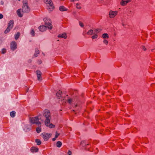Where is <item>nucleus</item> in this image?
I'll return each mask as SVG.
<instances>
[{
  "label": "nucleus",
  "instance_id": "nucleus-1",
  "mask_svg": "<svg viewBox=\"0 0 155 155\" xmlns=\"http://www.w3.org/2000/svg\"><path fill=\"white\" fill-rule=\"evenodd\" d=\"M43 20L45 22V26L42 25L39 27L38 28L41 31L43 32L46 30L47 28L48 29H51L52 26L50 22V19L48 18H45Z\"/></svg>",
  "mask_w": 155,
  "mask_h": 155
},
{
  "label": "nucleus",
  "instance_id": "nucleus-2",
  "mask_svg": "<svg viewBox=\"0 0 155 155\" xmlns=\"http://www.w3.org/2000/svg\"><path fill=\"white\" fill-rule=\"evenodd\" d=\"M43 115L46 118L45 123L48 124L50 122L51 116L49 110H44L43 111Z\"/></svg>",
  "mask_w": 155,
  "mask_h": 155
},
{
  "label": "nucleus",
  "instance_id": "nucleus-3",
  "mask_svg": "<svg viewBox=\"0 0 155 155\" xmlns=\"http://www.w3.org/2000/svg\"><path fill=\"white\" fill-rule=\"evenodd\" d=\"M30 122L32 124H36L38 126H41V123L39 121L38 116L30 117L29 119Z\"/></svg>",
  "mask_w": 155,
  "mask_h": 155
},
{
  "label": "nucleus",
  "instance_id": "nucleus-4",
  "mask_svg": "<svg viewBox=\"0 0 155 155\" xmlns=\"http://www.w3.org/2000/svg\"><path fill=\"white\" fill-rule=\"evenodd\" d=\"M22 10V12L23 13H28L30 11V8L28 6L27 3L23 4Z\"/></svg>",
  "mask_w": 155,
  "mask_h": 155
},
{
  "label": "nucleus",
  "instance_id": "nucleus-5",
  "mask_svg": "<svg viewBox=\"0 0 155 155\" xmlns=\"http://www.w3.org/2000/svg\"><path fill=\"white\" fill-rule=\"evenodd\" d=\"M17 48V43L15 41H12L10 43V48L12 51H14Z\"/></svg>",
  "mask_w": 155,
  "mask_h": 155
},
{
  "label": "nucleus",
  "instance_id": "nucleus-6",
  "mask_svg": "<svg viewBox=\"0 0 155 155\" xmlns=\"http://www.w3.org/2000/svg\"><path fill=\"white\" fill-rule=\"evenodd\" d=\"M117 11H110L109 13V17L110 18H114L117 14Z\"/></svg>",
  "mask_w": 155,
  "mask_h": 155
},
{
  "label": "nucleus",
  "instance_id": "nucleus-7",
  "mask_svg": "<svg viewBox=\"0 0 155 155\" xmlns=\"http://www.w3.org/2000/svg\"><path fill=\"white\" fill-rule=\"evenodd\" d=\"M41 134L43 135V138L45 141L47 140L51 135V134H46L45 133L42 134Z\"/></svg>",
  "mask_w": 155,
  "mask_h": 155
},
{
  "label": "nucleus",
  "instance_id": "nucleus-8",
  "mask_svg": "<svg viewBox=\"0 0 155 155\" xmlns=\"http://www.w3.org/2000/svg\"><path fill=\"white\" fill-rule=\"evenodd\" d=\"M101 31V29H95L94 30V35H93L92 36V39H95L97 38L98 37L97 35L95 34V32H97V31L100 32Z\"/></svg>",
  "mask_w": 155,
  "mask_h": 155
},
{
  "label": "nucleus",
  "instance_id": "nucleus-9",
  "mask_svg": "<svg viewBox=\"0 0 155 155\" xmlns=\"http://www.w3.org/2000/svg\"><path fill=\"white\" fill-rule=\"evenodd\" d=\"M54 7L52 3L50 4H48V5H47V9L49 11H51L53 10Z\"/></svg>",
  "mask_w": 155,
  "mask_h": 155
},
{
  "label": "nucleus",
  "instance_id": "nucleus-10",
  "mask_svg": "<svg viewBox=\"0 0 155 155\" xmlns=\"http://www.w3.org/2000/svg\"><path fill=\"white\" fill-rule=\"evenodd\" d=\"M45 124L46 126L48 127L51 128H54L55 127V125L51 123L50 122L48 124L45 123Z\"/></svg>",
  "mask_w": 155,
  "mask_h": 155
},
{
  "label": "nucleus",
  "instance_id": "nucleus-11",
  "mask_svg": "<svg viewBox=\"0 0 155 155\" xmlns=\"http://www.w3.org/2000/svg\"><path fill=\"white\" fill-rule=\"evenodd\" d=\"M58 37L59 38H67V36L66 34V33H64L62 34H59L58 36Z\"/></svg>",
  "mask_w": 155,
  "mask_h": 155
},
{
  "label": "nucleus",
  "instance_id": "nucleus-12",
  "mask_svg": "<svg viewBox=\"0 0 155 155\" xmlns=\"http://www.w3.org/2000/svg\"><path fill=\"white\" fill-rule=\"evenodd\" d=\"M129 1H128V0H127V1H123V0H122L121 1V2L120 3V4L121 5H122V6H125L127 4L128 2H129Z\"/></svg>",
  "mask_w": 155,
  "mask_h": 155
},
{
  "label": "nucleus",
  "instance_id": "nucleus-13",
  "mask_svg": "<svg viewBox=\"0 0 155 155\" xmlns=\"http://www.w3.org/2000/svg\"><path fill=\"white\" fill-rule=\"evenodd\" d=\"M30 34L32 37H34L35 36V33L33 28L31 29L30 32Z\"/></svg>",
  "mask_w": 155,
  "mask_h": 155
},
{
  "label": "nucleus",
  "instance_id": "nucleus-14",
  "mask_svg": "<svg viewBox=\"0 0 155 155\" xmlns=\"http://www.w3.org/2000/svg\"><path fill=\"white\" fill-rule=\"evenodd\" d=\"M14 24V21L12 20H11L9 22L8 24V27L11 28H12Z\"/></svg>",
  "mask_w": 155,
  "mask_h": 155
},
{
  "label": "nucleus",
  "instance_id": "nucleus-15",
  "mask_svg": "<svg viewBox=\"0 0 155 155\" xmlns=\"http://www.w3.org/2000/svg\"><path fill=\"white\" fill-rule=\"evenodd\" d=\"M21 9H18L17 11V13L19 17H21L23 15V14H22L21 12Z\"/></svg>",
  "mask_w": 155,
  "mask_h": 155
},
{
  "label": "nucleus",
  "instance_id": "nucleus-16",
  "mask_svg": "<svg viewBox=\"0 0 155 155\" xmlns=\"http://www.w3.org/2000/svg\"><path fill=\"white\" fill-rule=\"evenodd\" d=\"M59 10L61 11H67V9L63 6H60L59 7Z\"/></svg>",
  "mask_w": 155,
  "mask_h": 155
},
{
  "label": "nucleus",
  "instance_id": "nucleus-17",
  "mask_svg": "<svg viewBox=\"0 0 155 155\" xmlns=\"http://www.w3.org/2000/svg\"><path fill=\"white\" fill-rule=\"evenodd\" d=\"M20 34L19 32H18L14 35L15 38L16 40H17L19 38Z\"/></svg>",
  "mask_w": 155,
  "mask_h": 155
},
{
  "label": "nucleus",
  "instance_id": "nucleus-18",
  "mask_svg": "<svg viewBox=\"0 0 155 155\" xmlns=\"http://www.w3.org/2000/svg\"><path fill=\"white\" fill-rule=\"evenodd\" d=\"M61 92H60V91H59L57 92L56 93V95L57 97L59 99H60L61 97Z\"/></svg>",
  "mask_w": 155,
  "mask_h": 155
},
{
  "label": "nucleus",
  "instance_id": "nucleus-19",
  "mask_svg": "<svg viewBox=\"0 0 155 155\" xmlns=\"http://www.w3.org/2000/svg\"><path fill=\"white\" fill-rule=\"evenodd\" d=\"M38 149L37 148H36L35 147H32L31 148V151L32 152H36L38 151Z\"/></svg>",
  "mask_w": 155,
  "mask_h": 155
},
{
  "label": "nucleus",
  "instance_id": "nucleus-20",
  "mask_svg": "<svg viewBox=\"0 0 155 155\" xmlns=\"http://www.w3.org/2000/svg\"><path fill=\"white\" fill-rule=\"evenodd\" d=\"M62 145V143L60 141H58L57 142L56 146L58 147H60Z\"/></svg>",
  "mask_w": 155,
  "mask_h": 155
},
{
  "label": "nucleus",
  "instance_id": "nucleus-21",
  "mask_svg": "<svg viewBox=\"0 0 155 155\" xmlns=\"http://www.w3.org/2000/svg\"><path fill=\"white\" fill-rule=\"evenodd\" d=\"M10 115L12 117H14L15 115V112L14 111H12L10 113Z\"/></svg>",
  "mask_w": 155,
  "mask_h": 155
},
{
  "label": "nucleus",
  "instance_id": "nucleus-22",
  "mask_svg": "<svg viewBox=\"0 0 155 155\" xmlns=\"http://www.w3.org/2000/svg\"><path fill=\"white\" fill-rule=\"evenodd\" d=\"M102 37L104 38H108L109 36L107 33H104L102 35Z\"/></svg>",
  "mask_w": 155,
  "mask_h": 155
},
{
  "label": "nucleus",
  "instance_id": "nucleus-23",
  "mask_svg": "<svg viewBox=\"0 0 155 155\" xmlns=\"http://www.w3.org/2000/svg\"><path fill=\"white\" fill-rule=\"evenodd\" d=\"M44 1L47 5L52 3L51 0H44Z\"/></svg>",
  "mask_w": 155,
  "mask_h": 155
},
{
  "label": "nucleus",
  "instance_id": "nucleus-24",
  "mask_svg": "<svg viewBox=\"0 0 155 155\" xmlns=\"http://www.w3.org/2000/svg\"><path fill=\"white\" fill-rule=\"evenodd\" d=\"M11 29V28L8 27L7 28V29H6V30L5 31V32H4L5 33L7 34V33H8L9 31Z\"/></svg>",
  "mask_w": 155,
  "mask_h": 155
},
{
  "label": "nucleus",
  "instance_id": "nucleus-25",
  "mask_svg": "<svg viewBox=\"0 0 155 155\" xmlns=\"http://www.w3.org/2000/svg\"><path fill=\"white\" fill-rule=\"evenodd\" d=\"M35 142L36 143L37 145H39L41 144V141L39 139L35 140Z\"/></svg>",
  "mask_w": 155,
  "mask_h": 155
},
{
  "label": "nucleus",
  "instance_id": "nucleus-26",
  "mask_svg": "<svg viewBox=\"0 0 155 155\" xmlns=\"http://www.w3.org/2000/svg\"><path fill=\"white\" fill-rule=\"evenodd\" d=\"M39 54V51L38 50H36L34 54V56L35 57H37L38 56V54Z\"/></svg>",
  "mask_w": 155,
  "mask_h": 155
},
{
  "label": "nucleus",
  "instance_id": "nucleus-27",
  "mask_svg": "<svg viewBox=\"0 0 155 155\" xmlns=\"http://www.w3.org/2000/svg\"><path fill=\"white\" fill-rule=\"evenodd\" d=\"M41 131V128L40 127H38L36 129V131L37 133H40Z\"/></svg>",
  "mask_w": 155,
  "mask_h": 155
},
{
  "label": "nucleus",
  "instance_id": "nucleus-28",
  "mask_svg": "<svg viewBox=\"0 0 155 155\" xmlns=\"http://www.w3.org/2000/svg\"><path fill=\"white\" fill-rule=\"evenodd\" d=\"M28 125H25L24 126V130H30V129L29 127H28Z\"/></svg>",
  "mask_w": 155,
  "mask_h": 155
},
{
  "label": "nucleus",
  "instance_id": "nucleus-29",
  "mask_svg": "<svg viewBox=\"0 0 155 155\" xmlns=\"http://www.w3.org/2000/svg\"><path fill=\"white\" fill-rule=\"evenodd\" d=\"M36 74L37 75H41V73L40 71L38 70L36 71Z\"/></svg>",
  "mask_w": 155,
  "mask_h": 155
},
{
  "label": "nucleus",
  "instance_id": "nucleus-30",
  "mask_svg": "<svg viewBox=\"0 0 155 155\" xmlns=\"http://www.w3.org/2000/svg\"><path fill=\"white\" fill-rule=\"evenodd\" d=\"M94 32H93V31L92 29H91L88 31V34L91 35L93 34H94Z\"/></svg>",
  "mask_w": 155,
  "mask_h": 155
},
{
  "label": "nucleus",
  "instance_id": "nucleus-31",
  "mask_svg": "<svg viewBox=\"0 0 155 155\" xmlns=\"http://www.w3.org/2000/svg\"><path fill=\"white\" fill-rule=\"evenodd\" d=\"M37 77L38 78V80L39 81H41L42 80V78L41 77V75H37Z\"/></svg>",
  "mask_w": 155,
  "mask_h": 155
},
{
  "label": "nucleus",
  "instance_id": "nucleus-32",
  "mask_svg": "<svg viewBox=\"0 0 155 155\" xmlns=\"http://www.w3.org/2000/svg\"><path fill=\"white\" fill-rule=\"evenodd\" d=\"M79 25L81 27L83 28L84 26V24L81 21H79Z\"/></svg>",
  "mask_w": 155,
  "mask_h": 155
},
{
  "label": "nucleus",
  "instance_id": "nucleus-33",
  "mask_svg": "<svg viewBox=\"0 0 155 155\" xmlns=\"http://www.w3.org/2000/svg\"><path fill=\"white\" fill-rule=\"evenodd\" d=\"M6 52V49L5 48H3L2 50V54H5Z\"/></svg>",
  "mask_w": 155,
  "mask_h": 155
},
{
  "label": "nucleus",
  "instance_id": "nucleus-34",
  "mask_svg": "<svg viewBox=\"0 0 155 155\" xmlns=\"http://www.w3.org/2000/svg\"><path fill=\"white\" fill-rule=\"evenodd\" d=\"M103 42L104 44L107 45L108 44V41L107 40H106V39H104L103 41Z\"/></svg>",
  "mask_w": 155,
  "mask_h": 155
},
{
  "label": "nucleus",
  "instance_id": "nucleus-35",
  "mask_svg": "<svg viewBox=\"0 0 155 155\" xmlns=\"http://www.w3.org/2000/svg\"><path fill=\"white\" fill-rule=\"evenodd\" d=\"M59 134L57 132H56L55 137L56 138H57L58 136L59 135Z\"/></svg>",
  "mask_w": 155,
  "mask_h": 155
},
{
  "label": "nucleus",
  "instance_id": "nucleus-36",
  "mask_svg": "<svg viewBox=\"0 0 155 155\" xmlns=\"http://www.w3.org/2000/svg\"><path fill=\"white\" fill-rule=\"evenodd\" d=\"M81 144L83 146H84V145H85V144L84 143V141H82L81 142Z\"/></svg>",
  "mask_w": 155,
  "mask_h": 155
},
{
  "label": "nucleus",
  "instance_id": "nucleus-37",
  "mask_svg": "<svg viewBox=\"0 0 155 155\" xmlns=\"http://www.w3.org/2000/svg\"><path fill=\"white\" fill-rule=\"evenodd\" d=\"M72 152L70 150H68V155H71Z\"/></svg>",
  "mask_w": 155,
  "mask_h": 155
},
{
  "label": "nucleus",
  "instance_id": "nucleus-38",
  "mask_svg": "<svg viewBox=\"0 0 155 155\" xmlns=\"http://www.w3.org/2000/svg\"><path fill=\"white\" fill-rule=\"evenodd\" d=\"M72 101V100L71 99H68V102L69 104H70L71 103Z\"/></svg>",
  "mask_w": 155,
  "mask_h": 155
},
{
  "label": "nucleus",
  "instance_id": "nucleus-39",
  "mask_svg": "<svg viewBox=\"0 0 155 155\" xmlns=\"http://www.w3.org/2000/svg\"><path fill=\"white\" fill-rule=\"evenodd\" d=\"M86 30H85V31H83V35L84 36H85V35L86 34Z\"/></svg>",
  "mask_w": 155,
  "mask_h": 155
},
{
  "label": "nucleus",
  "instance_id": "nucleus-40",
  "mask_svg": "<svg viewBox=\"0 0 155 155\" xmlns=\"http://www.w3.org/2000/svg\"><path fill=\"white\" fill-rule=\"evenodd\" d=\"M32 59H29L28 60V61L29 63H30L32 62Z\"/></svg>",
  "mask_w": 155,
  "mask_h": 155
},
{
  "label": "nucleus",
  "instance_id": "nucleus-41",
  "mask_svg": "<svg viewBox=\"0 0 155 155\" xmlns=\"http://www.w3.org/2000/svg\"><path fill=\"white\" fill-rule=\"evenodd\" d=\"M3 15L2 14H0V19H2L3 18Z\"/></svg>",
  "mask_w": 155,
  "mask_h": 155
},
{
  "label": "nucleus",
  "instance_id": "nucleus-42",
  "mask_svg": "<svg viewBox=\"0 0 155 155\" xmlns=\"http://www.w3.org/2000/svg\"><path fill=\"white\" fill-rule=\"evenodd\" d=\"M2 42H3V41H2V40L0 39V45L2 44Z\"/></svg>",
  "mask_w": 155,
  "mask_h": 155
},
{
  "label": "nucleus",
  "instance_id": "nucleus-43",
  "mask_svg": "<svg viewBox=\"0 0 155 155\" xmlns=\"http://www.w3.org/2000/svg\"><path fill=\"white\" fill-rule=\"evenodd\" d=\"M38 63L39 64H41V60H39L38 61Z\"/></svg>",
  "mask_w": 155,
  "mask_h": 155
},
{
  "label": "nucleus",
  "instance_id": "nucleus-44",
  "mask_svg": "<svg viewBox=\"0 0 155 155\" xmlns=\"http://www.w3.org/2000/svg\"><path fill=\"white\" fill-rule=\"evenodd\" d=\"M0 3L1 5H3L4 4V2L2 1H1L0 2Z\"/></svg>",
  "mask_w": 155,
  "mask_h": 155
},
{
  "label": "nucleus",
  "instance_id": "nucleus-45",
  "mask_svg": "<svg viewBox=\"0 0 155 155\" xmlns=\"http://www.w3.org/2000/svg\"><path fill=\"white\" fill-rule=\"evenodd\" d=\"M143 49L144 51H145L146 50V48L144 46H143Z\"/></svg>",
  "mask_w": 155,
  "mask_h": 155
},
{
  "label": "nucleus",
  "instance_id": "nucleus-46",
  "mask_svg": "<svg viewBox=\"0 0 155 155\" xmlns=\"http://www.w3.org/2000/svg\"><path fill=\"white\" fill-rule=\"evenodd\" d=\"M76 7L78 9H80L81 8V7L80 6H77Z\"/></svg>",
  "mask_w": 155,
  "mask_h": 155
},
{
  "label": "nucleus",
  "instance_id": "nucleus-47",
  "mask_svg": "<svg viewBox=\"0 0 155 155\" xmlns=\"http://www.w3.org/2000/svg\"><path fill=\"white\" fill-rule=\"evenodd\" d=\"M56 138L55 137L54 138H52V140L53 141H54L55 140Z\"/></svg>",
  "mask_w": 155,
  "mask_h": 155
},
{
  "label": "nucleus",
  "instance_id": "nucleus-48",
  "mask_svg": "<svg viewBox=\"0 0 155 155\" xmlns=\"http://www.w3.org/2000/svg\"><path fill=\"white\" fill-rule=\"evenodd\" d=\"M78 3H77V4H76V5H77V6H78Z\"/></svg>",
  "mask_w": 155,
  "mask_h": 155
},
{
  "label": "nucleus",
  "instance_id": "nucleus-49",
  "mask_svg": "<svg viewBox=\"0 0 155 155\" xmlns=\"http://www.w3.org/2000/svg\"><path fill=\"white\" fill-rule=\"evenodd\" d=\"M18 0L19 1H20V0Z\"/></svg>",
  "mask_w": 155,
  "mask_h": 155
}]
</instances>
